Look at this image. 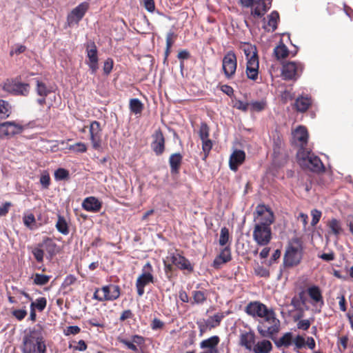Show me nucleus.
<instances>
[{
	"instance_id": "nucleus-37",
	"label": "nucleus",
	"mask_w": 353,
	"mask_h": 353,
	"mask_svg": "<svg viewBox=\"0 0 353 353\" xmlns=\"http://www.w3.org/2000/svg\"><path fill=\"white\" fill-rule=\"evenodd\" d=\"M129 108L133 114H141L144 109V105L139 99L134 98L130 100Z\"/></svg>"
},
{
	"instance_id": "nucleus-25",
	"label": "nucleus",
	"mask_w": 353,
	"mask_h": 353,
	"mask_svg": "<svg viewBox=\"0 0 353 353\" xmlns=\"http://www.w3.org/2000/svg\"><path fill=\"white\" fill-rule=\"evenodd\" d=\"M280 20L279 14L277 11H272L268 16V21L264 22L263 29L267 32H274L276 30L278 23Z\"/></svg>"
},
{
	"instance_id": "nucleus-31",
	"label": "nucleus",
	"mask_w": 353,
	"mask_h": 353,
	"mask_svg": "<svg viewBox=\"0 0 353 353\" xmlns=\"http://www.w3.org/2000/svg\"><path fill=\"white\" fill-rule=\"evenodd\" d=\"M272 350V345L268 340H262L254 343L252 349L254 353H270Z\"/></svg>"
},
{
	"instance_id": "nucleus-5",
	"label": "nucleus",
	"mask_w": 353,
	"mask_h": 353,
	"mask_svg": "<svg viewBox=\"0 0 353 353\" xmlns=\"http://www.w3.org/2000/svg\"><path fill=\"white\" fill-rule=\"evenodd\" d=\"M299 163L301 166H307L311 171L320 172L324 170V165L320 158L309 150L299 151L297 153Z\"/></svg>"
},
{
	"instance_id": "nucleus-51",
	"label": "nucleus",
	"mask_w": 353,
	"mask_h": 353,
	"mask_svg": "<svg viewBox=\"0 0 353 353\" xmlns=\"http://www.w3.org/2000/svg\"><path fill=\"white\" fill-rule=\"evenodd\" d=\"M232 107L243 112H247L249 109V103L243 102L239 99H232Z\"/></svg>"
},
{
	"instance_id": "nucleus-58",
	"label": "nucleus",
	"mask_w": 353,
	"mask_h": 353,
	"mask_svg": "<svg viewBox=\"0 0 353 353\" xmlns=\"http://www.w3.org/2000/svg\"><path fill=\"white\" fill-rule=\"evenodd\" d=\"M23 219L24 225L30 229H32V225L36 222L35 217L33 214L25 215Z\"/></svg>"
},
{
	"instance_id": "nucleus-6",
	"label": "nucleus",
	"mask_w": 353,
	"mask_h": 353,
	"mask_svg": "<svg viewBox=\"0 0 353 353\" xmlns=\"http://www.w3.org/2000/svg\"><path fill=\"white\" fill-rule=\"evenodd\" d=\"M121 288L117 285L109 284L101 288H97L93 299L99 301H113L119 298Z\"/></svg>"
},
{
	"instance_id": "nucleus-1",
	"label": "nucleus",
	"mask_w": 353,
	"mask_h": 353,
	"mask_svg": "<svg viewBox=\"0 0 353 353\" xmlns=\"http://www.w3.org/2000/svg\"><path fill=\"white\" fill-rule=\"evenodd\" d=\"M253 214V240L259 246H267L272 239L271 225L274 222V213L268 206L259 204Z\"/></svg>"
},
{
	"instance_id": "nucleus-3",
	"label": "nucleus",
	"mask_w": 353,
	"mask_h": 353,
	"mask_svg": "<svg viewBox=\"0 0 353 353\" xmlns=\"http://www.w3.org/2000/svg\"><path fill=\"white\" fill-rule=\"evenodd\" d=\"M303 253V248L301 240L298 238L292 239L284 254V265L288 268L298 265L302 260Z\"/></svg>"
},
{
	"instance_id": "nucleus-35",
	"label": "nucleus",
	"mask_w": 353,
	"mask_h": 353,
	"mask_svg": "<svg viewBox=\"0 0 353 353\" xmlns=\"http://www.w3.org/2000/svg\"><path fill=\"white\" fill-rule=\"evenodd\" d=\"M241 49L243 51L247 61L249 60L250 59L259 58L257 54V50L254 46H252L249 43H244L241 46Z\"/></svg>"
},
{
	"instance_id": "nucleus-41",
	"label": "nucleus",
	"mask_w": 353,
	"mask_h": 353,
	"mask_svg": "<svg viewBox=\"0 0 353 353\" xmlns=\"http://www.w3.org/2000/svg\"><path fill=\"white\" fill-rule=\"evenodd\" d=\"M223 312H218L214 316H210L208 320H205L208 325L210 326V330L215 328L220 325L222 319L225 317Z\"/></svg>"
},
{
	"instance_id": "nucleus-23",
	"label": "nucleus",
	"mask_w": 353,
	"mask_h": 353,
	"mask_svg": "<svg viewBox=\"0 0 353 353\" xmlns=\"http://www.w3.org/2000/svg\"><path fill=\"white\" fill-rule=\"evenodd\" d=\"M82 207L88 212H98L102 208V203L94 196H89L83 200Z\"/></svg>"
},
{
	"instance_id": "nucleus-62",
	"label": "nucleus",
	"mask_w": 353,
	"mask_h": 353,
	"mask_svg": "<svg viewBox=\"0 0 353 353\" xmlns=\"http://www.w3.org/2000/svg\"><path fill=\"white\" fill-rule=\"evenodd\" d=\"M113 68V60L108 58L103 64V72L105 74H109Z\"/></svg>"
},
{
	"instance_id": "nucleus-16",
	"label": "nucleus",
	"mask_w": 353,
	"mask_h": 353,
	"mask_svg": "<svg viewBox=\"0 0 353 353\" xmlns=\"http://www.w3.org/2000/svg\"><path fill=\"white\" fill-rule=\"evenodd\" d=\"M151 148L156 155H161L165 149V139L162 130L159 128L152 135Z\"/></svg>"
},
{
	"instance_id": "nucleus-47",
	"label": "nucleus",
	"mask_w": 353,
	"mask_h": 353,
	"mask_svg": "<svg viewBox=\"0 0 353 353\" xmlns=\"http://www.w3.org/2000/svg\"><path fill=\"white\" fill-rule=\"evenodd\" d=\"M230 232L228 228L223 227L221 229L220 237H219V245L221 246L225 245L230 240Z\"/></svg>"
},
{
	"instance_id": "nucleus-55",
	"label": "nucleus",
	"mask_w": 353,
	"mask_h": 353,
	"mask_svg": "<svg viewBox=\"0 0 353 353\" xmlns=\"http://www.w3.org/2000/svg\"><path fill=\"white\" fill-rule=\"evenodd\" d=\"M196 324L198 325L199 330V336H201L205 333L208 330H210V326L208 325L207 322L205 319H202L200 321H198L196 322Z\"/></svg>"
},
{
	"instance_id": "nucleus-53",
	"label": "nucleus",
	"mask_w": 353,
	"mask_h": 353,
	"mask_svg": "<svg viewBox=\"0 0 353 353\" xmlns=\"http://www.w3.org/2000/svg\"><path fill=\"white\" fill-rule=\"evenodd\" d=\"M223 262H229L232 259L231 256V250L229 247L224 248L220 252V254L218 255Z\"/></svg>"
},
{
	"instance_id": "nucleus-38",
	"label": "nucleus",
	"mask_w": 353,
	"mask_h": 353,
	"mask_svg": "<svg viewBox=\"0 0 353 353\" xmlns=\"http://www.w3.org/2000/svg\"><path fill=\"white\" fill-rule=\"evenodd\" d=\"M12 113V106L7 101L0 99V119L3 120L9 117Z\"/></svg>"
},
{
	"instance_id": "nucleus-29",
	"label": "nucleus",
	"mask_w": 353,
	"mask_h": 353,
	"mask_svg": "<svg viewBox=\"0 0 353 353\" xmlns=\"http://www.w3.org/2000/svg\"><path fill=\"white\" fill-rule=\"evenodd\" d=\"M307 292L314 303H320L321 305L324 304L322 292L319 286L312 285L309 287L307 290Z\"/></svg>"
},
{
	"instance_id": "nucleus-17",
	"label": "nucleus",
	"mask_w": 353,
	"mask_h": 353,
	"mask_svg": "<svg viewBox=\"0 0 353 353\" xmlns=\"http://www.w3.org/2000/svg\"><path fill=\"white\" fill-rule=\"evenodd\" d=\"M87 57L88 61L87 62L92 74H95L99 68L97 48L94 42L88 43L86 48Z\"/></svg>"
},
{
	"instance_id": "nucleus-22",
	"label": "nucleus",
	"mask_w": 353,
	"mask_h": 353,
	"mask_svg": "<svg viewBox=\"0 0 353 353\" xmlns=\"http://www.w3.org/2000/svg\"><path fill=\"white\" fill-rule=\"evenodd\" d=\"M245 159V153L243 150H236L230 155L229 160L230 168L233 171H236L239 166L241 165Z\"/></svg>"
},
{
	"instance_id": "nucleus-60",
	"label": "nucleus",
	"mask_w": 353,
	"mask_h": 353,
	"mask_svg": "<svg viewBox=\"0 0 353 353\" xmlns=\"http://www.w3.org/2000/svg\"><path fill=\"white\" fill-rule=\"evenodd\" d=\"M76 281L77 278L72 274H69L64 279L62 286L63 288L69 287L73 285Z\"/></svg>"
},
{
	"instance_id": "nucleus-61",
	"label": "nucleus",
	"mask_w": 353,
	"mask_h": 353,
	"mask_svg": "<svg viewBox=\"0 0 353 353\" xmlns=\"http://www.w3.org/2000/svg\"><path fill=\"white\" fill-rule=\"evenodd\" d=\"M26 50V47L23 45H16L14 48H13L10 52V55L13 56L14 54L19 55Z\"/></svg>"
},
{
	"instance_id": "nucleus-56",
	"label": "nucleus",
	"mask_w": 353,
	"mask_h": 353,
	"mask_svg": "<svg viewBox=\"0 0 353 353\" xmlns=\"http://www.w3.org/2000/svg\"><path fill=\"white\" fill-rule=\"evenodd\" d=\"M256 275L260 277L268 278L270 276V272L263 266L259 265L254 269Z\"/></svg>"
},
{
	"instance_id": "nucleus-20",
	"label": "nucleus",
	"mask_w": 353,
	"mask_h": 353,
	"mask_svg": "<svg viewBox=\"0 0 353 353\" xmlns=\"http://www.w3.org/2000/svg\"><path fill=\"white\" fill-rule=\"evenodd\" d=\"M256 341V336L252 330L242 331L239 335V344L246 350L251 351Z\"/></svg>"
},
{
	"instance_id": "nucleus-40",
	"label": "nucleus",
	"mask_w": 353,
	"mask_h": 353,
	"mask_svg": "<svg viewBox=\"0 0 353 353\" xmlns=\"http://www.w3.org/2000/svg\"><path fill=\"white\" fill-rule=\"evenodd\" d=\"M192 304L202 305L206 301L208 294L205 291L194 290L192 292Z\"/></svg>"
},
{
	"instance_id": "nucleus-27",
	"label": "nucleus",
	"mask_w": 353,
	"mask_h": 353,
	"mask_svg": "<svg viewBox=\"0 0 353 353\" xmlns=\"http://www.w3.org/2000/svg\"><path fill=\"white\" fill-rule=\"evenodd\" d=\"M220 342L219 336L215 335L212 336L207 339L203 340L200 343V347L201 349H207L208 350H211L212 352H215V353H219V350L217 348V345Z\"/></svg>"
},
{
	"instance_id": "nucleus-59",
	"label": "nucleus",
	"mask_w": 353,
	"mask_h": 353,
	"mask_svg": "<svg viewBox=\"0 0 353 353\" xmlns=\"http://www.w3.org/2000/svg\"><path fill=\"white\" fill-rule=\"evenodd\" d=\"M311 214L312 216V219L311 221V225L312 226H315L319 221L321 217V212L318 210H313L311 212Z\"/></svg>"
},
{
	"instance_id": "nucleus-52",
	"label": "nucleus",
	"mask_w": 353,
	"mask_h": 353,
	"mask_svg": "<svg viewBox=\"0 0 353 353\" xmlns=\"http://www.w3.org/2000/svg\"><path fill=\"white\" fill-rule=\"evenodd\" d=\"M68 149L76 153H84L87 151V146L84 143L78 142L73 145H70Z\"/></svg>"
},
{
	"instance_id": "nucleus-10",
	"label": "nucleus",
	"mask_w": 353,
	"mask_h": 353,
	"mask_svg": "<svg viewBox=\"0 0 353 353\" xmlns=\"http://www.w3.org/2000/svg\"><path fill=\"white\" fill-rule=\"evenodd\" d=\"M237 68V58L233 50L228 51L222 60V70L228 79H232Z\"/></svg>"
},
{
	"instance_id": "nucleus-44",
	"label": "nucleus",
	"mask_w": 353,
	"mask_h": 353,
	"mask_svg": "<svg viewBox=\"0 0 353 353\" xmlns=\"http://www.w3.org/2000/svg\"><path fill=\"white\" fill-rule=\"evenodd\" d=\"M267 103L265 100L255 101L249 103V108L251 112H261L265 109Z\"/></svg>"
},
{
	"instance_id": "nucleus-18",
	"label": "nucleus",
	"mask_w": 353,
	"mask_h": 353,
	"mask_svg": "<svg viewBox=\"0 0 353 353\" xmlns=\"http://www.w3.org/2000/svg\"><path fill=\"white\" fill-rule=\"evenodd\" d=\"M272 0L254 1L251 14L254 17L261 18L270 8Z\"/></svg>"
},
{
	"instance_id": "nucleus-19",
	"label": "nucleus",
	"mask_w": 353,
	"mask_h": 353,
	"mask_svg": "<svg viewBox=\"0 0 353 353\" xmlns=\"http://www.w3.org/2000/svg\"><path fill=\"white\" fill-rule=\"evenodd\" d=\"M294 141L299 145V151H305L308 141V132L305 127L300 125L292 133Z\"/></svg>"
},
{
	"instance_id": "nucleus-12",
	"label": "nucleus",
	"mask_w": 353,
	"mask_h": 353,
	"mask_svg": "<svg viewBox=\"0 0 353 353\" xmlns=\"http://www.w3.org/2000/svg\"><path fill=\"white\" fill-rule=\"evenodd\" d=\"M23 126L14 121L0 123V139H9L21 133Z\"/></svg>"
},
{
	"instance_id": "nucleus-42",
	"label": "nucleus",
	"mask_w": 353,
	"mask_h": 353,
	"mask_svg": "<svg viewBox=\"0 0 353 353\" xmlns=\"http://www.w3.org/2000/svg\"><path fill=\"white\" fill-rule=\"evenodd\" d=\"M274 53L277 59H285L289 54V50L286 46L281 43L274 49Z\"/></svg>"
},
{
	"instance_id": "nucleus-21",
	"label": "nucleus",
	"mask_w": 353,
	"mask_h": 353,
	"mask_svg": "<svg viewBox=\"0 0 353 353\" xmlns=\"http://www.w3.org/2000/svg\"><path fill=\"white\" fill-rule=\"evenodd\" d=\"M259 58L250 59L247 61L246 64V76L254 81H256L259 79Z\"/></svg>"
},
{
	"instance_id": "nucleus-33",
	"label": "nucleus",
	"mask_w": 353,
	"mask_h": 353,
	"mask_svg": "<svg viewBox=\"0 0 353 353\" xmlns=\"http://www.w3.org/2000/svg\"><path fill=\"white\" fill-rule=\"evenodd\" d=\"M293 343V334L292 332H286L285 333L281 338H279L276 341H275V345L277 347L280 348L281 347H288Z\"/></svg>"
},
{
	"instance_id": "nucleus-54",
	"label": "nucleus",
	"mask_w": 353,
	"mask_h": 353,
	"mask_svg": "<svg viewBox=\"0 0 353 353\" xmlns=\"http://www.w3.org/2000/svg\"><path fill=\"white\" fill-rule=\"evenodd\" d=\"M56 180H65L69 178V172L64 168H59L54 172Z\"/></svg>"
},
{
	"instance_id": "nucleus-8",
	"label": "nucleus",
	"mask_w": 353,
	"mask_h": 353,
	"mask_svg": "<svg viewBox=\"0 0 353 353\" xmlns=\"http://www.w3.org/2000/svg\"><path fill=\"white\" fill-rule=\"evenodd\" d=\"M153 268L150 263L148 262L143 268L142 273L137 277L136 288L139 296H142L145 293V287L150 283H154V277L152 274Z\"/></svg>"
},
{
	"instance_id": "nucleus-7",
	"label": "nucleus",
	"mask_w": 353,
	"mask_h": 353,
	"mask_svg": "<svg viewBox=\"0 0 353 353\" xmlns=\"http://www.w3.org/2000/svg\"><path fill=\"white\" fill-rule=\"evenodd\" d=\"M2 89L13 95L26 97L30 93V85L20 82L18 79H6L2 85Z\"/></svg>"
},
{
	"instance_id": "nucleus-45",
	"label": "nucleus",
	"mask_w": 353,
	"mask_h": 353,
	"mask_svg": "<svg viewBox=\"0 0 353 353\" xmlns=\"http://www.w3.org/2000/svg\"><path fill=\"white\" fill-rule=\"evenodd\" d=\"M50 279V276L36 273L34 274L33 283L37 285H44L47 284Z\"/></svg>"
},
{
	"instance_id": "nucleus-34",
	"label": "nucleus",
	"mask_w": 353,
	"mask_h": 353,
	"mask_svg": "<svg viewBox=\"0 0 353 353\" xmlns=\"http://www.w3.org/2000/svg\"><path fill=\"white\" fill-rule=\"evenodd\" d=\"M327 225L331 230V232L337 237L343 233V230L342 228L341 223L339 220L335 218L328 221Z\"/></svg>"
},
{
	"instance_id": "nucleus-9",
	"label": "nucleus",
	"mask_w": 353,
	"mask_h": 353,
	"mask_svg": "<svg viewBox=\"0 0 353 353\" xmlns=\"http://www.w3.org/2000/svg\"><path fill=\"white\" fill-rule=\"evenodd\" d=\"M304 65L301 62L288 61L282 66L281 76L284 80H296L302 74Z\"/></svg>"
},
{
	"instance_id": "nucleus-15",
	"label": "nucleus",
	"mask_w": 353,
	"mask_h": 353,
	"mask_svg": "<svg viewBox=\"0 0 353 353\" xmlns=\"http://www.w3.org/2000/svg\"><path fill=\"white\" fill-rule=\"evenodd\" d=\"M167 260L170 261L181 270H187L189 272L194 271V267L190 261L178 252L171 253L170 256L167 257Z\"/></svg>"
},
{
	"instance_id": "nucleus-39",
	"label": "nucleus",
	"mask_w": 353,
	"mask_h": 353,
	"mask_svg": "<svg viewBox=\"0 0 353 353\" xmlns=\"http://www.w3.org/2000/svg\"><path fill=\"white\" fill-rule=\"evenodd\" d=\"M55 226L57 230L63 235H68L70 232L68 224L64 216L61 215H58Z\"/></svg>"
},
{
	"instance_id": "nucleus-46",
	"label": "nucleus",
	"mask_w": 353,
	"mask_h": 353,
	"mask_svg": "<svg viewBox=\"0 0 353 353\" xmlns=\"http://www.w3.org/2000/svg\"><path fill=\"white\" fill-rule=\"evenodd\" d=\"M47 305V300L45 297H40L36 300L34 302H32L30 304V307L34 308V310H37L39 312H42L44 310Z\"/></svg>"
},
{
	"instance_id": "nucleus-36",
	"label": "nucleus",
	"mask_w": 353,
	"mask_h": 353,
	"mask_svg": "<svg viewBox=\"0 0 353 353\" xmlns=\"http://www.w3.org/2000/svg\"><path fill=\"white\" fill-rule=\"evenodd\" d=\"M36 92L39 97H48L53 92L52 88L48 87L46 84L39 80L36 81Z\"/></svg>"
},
{
	"instance_id": "nucleus-30",
	"label": "nucleus",
	"mask_w": 353,
	"mask_h": 353,
	"mask_svg": "<svg viewBox=\"0 0 353 353\" xmlns=\"http://www.w3.org/2000/svg\"><path fill=\"white\" fill-rule=\"evenodd\" d=\"M41 243L44 251L47 252L50 258H52L58 252V246L57 243L50 238H46Z\"/></svg>"
},
{
	"instance_id": "nucleus-50",
	"label": "nucleus",
	"mask_w": 353,
	"mask_h": 353,
	"mask_svg": "<svg viewBox=\"0 0 353 353\" xmlns=\"http://www.w3.org/2000/svg\"><path fill=\"white\" fill-rule=\"evenodd\" d=\"M292 343L294 344V351L299 353V350L305 345V340L302 336L297 335L294 339H293Z\"/></svg>"
},
{
	"instance_id": "nucleus-14",
	"label": "nucleus",
	"mask_w": 353,
	"mask_h": 353,
	"mask_svg": "<svg viewBox=\"0 0 353 353\" xmlns=\"http://www.w3.org/2000/svg\"><path fill=\"white\" fill-rule=\"evenodd\" d=\"M272 310V309H268L265 304L259 301H252L245 308V312L247 314L252 317H259L261 319L268 314Z\"/></svg>"
},
{
	"instance_id": "nucleus-11",
	"label": "nucleus",
	"mask_w": 353,
	"mask_h": 353,
	"mask_svg": "<svg viewBox=\"0 0 353 353\" xmlns=\"http://www.w3.org/2000/svg\"><path fill=\"white\" fill-rule=\"evenodd\" d=\"M89 3L84 1L72 9L67 16V23L68 26L72 27L74 25H78L89 10Z\"/></svg>"
},
{
	"instance_id": "nucleus-43",
	"label": "nucleus",
	"mask_w": 353,
	"mask_h": 353,
	"mask_svg": "<svg viewBox=\"0 0 353 353\" xmlns=\"http://www.w3.org/2000/svg\"><path fill=\"white\" fill-rule=\"evenodd\" d=\"M32 254H33L35 260L39 263H43L45 251H44L43 247L41 246V243H39L36 247L32 248Z\"/></svg>"
},
{
	"instance_id": "nucleus-63",
	"label": "nucleus",
	"mask_w": 353,
	"mask_h": 353,
	"mask_svg": "<svg viewBox=\"0 0 353 353\" xmlns=\"http://www.w3.org/2000/svg\"><path fill=\"white\" fill-rule=\"evenodd\" d=\"M311 325V322L308 319L301 320L297 323V328L302 330H307Z\"/></svg>"
},
{
	"instance_id": "nucleus-64",
	"label": "nucleus",
	"mask_w": 353,
	"mask_h": 353,
	"mask_svg": "<svg viewBox=\"0 0 353 353\" xmlns=\"http://www.w3.org/2000/svg\"><path fill=\"white\" fill-rule=\"evenodd\" d=\"M12 315L17 320L22 321L27 315V311L26 310H15L12 312Z\"/></svg>"
},
{
	"instance_id": "nucleus-13",
	"label": "nucleus",
	"mask_w": 353,
	"mask_h": 353,
	"mask_svg": "<svg viewBox=\"0 0 353 353\" xmlns=\"http://www.w3.org/2000/svg\"><path fill=\"white\" fill-rule=\"evenodd\" d=\"M102 129L101 124L97 121H92L90 125V139L93 149L95 150H101L102 148V139H101Z\"/></svg>"
},
{
	"instance_id": "nucleus-49",
	"label": "nucleus",
	"mask_w": 353,
	"mask_h": 353,
	"mask_svg": "<svg viewBox=\"0 0 353 353\" xmlns=\"http://www.w3.org/2000/svg\"><path fill=\"white\" fill-rule=\"evenodd\" d=\"M202 141V150L203 152V159L205 160L212 148V141L210 139H203Z\"/></svg>"
},
{
	"instance_id": "nucleus-32",
	"label": "nucleus",
	"mask_w": 353,
	"mask_h": 353,
	"mask_svg": "<svg viewBox=\"0 0 353 353\" xmlns=\"http://www.w3.org/2000/svg\"><path fill=\"white\" fill-rule=\"evenodd\" d=\"M272 142L274 154L279 155L284 145L283 138L279 132L272 134Z\"/></svg>"
},
{
	"instance_id": "nucleus-2",
	"label": "nucleus",
	"mask_w": 353,
	"mask_h": 353,
	"mask_svg": "<svg viewBox=\"0 0 353 353\" xmlns=\"http://www.w3.org/2000/svg\"><path fill=\"white\" fill-rule=\"evenodd\" d=\"M21 350L22 353H46V345L41 334L34 330L26 334Z\"/></svg>"
},
{
	"instance_id": "nucleus-48",
	"label": "nucleus",
	"mask_w": 353,
	"mask_h": 353,
	"mask_svg": "<svg viewBox=\"0 0 353 353\" xmlns=\"http://www.w3.org/2000/svg\"><path fill=\"white\" fill-rule=\"evenodd\" d=\"M198 133L201 140L209 139L210 128L206 123L203 122L201 123Z\"/></svg>"
},
{
	"instance_id": "nucleus-24",
	"label": "nucleus",
	"mask_w": 353,
	"mask_h": 353,
	"mask_svg": "<svg viewBox=\"0 0 353 353\" xmlns=\"http://www.w3.org/2000/svg\"><path fill=\"white\" fill-rule=\"evenodd\" d=\"M119 341L121 343L123 344L125 346H126L129 350L137 352L138 348L137 346L135 345H142L145 343V339L143 336L135 334L132 336V341H128L126 339H119Z\"/></svg>"
},
{
	"instance_id": "nucleus-26",
	"label": "nucleus",
	"mask_w": 353,
	"mask_h": 353,
	"mask_svg": "<svg viewBox=\"0 0 353 353\" xmlns=\"http://www.w3.org/2000/svg\"><path fill=\"white\" fill-rule=\"evenodd\" d=\"M312 98L308 96H300L296 98L294 103V108L300 112H306L312 105Z\"/></svg>"
},
{
	"instance_id": "nucleus-28",
	"label": "nucleus",
	"mask_w": 353,
	"mask_h": 353,
	"mask_svg": "<svg viewBox=\"0 0 353 353\" xmlns=\"http://www.w3.org/2000/svg\"><path fill=\"white\" fill-rule=\"evenodd\" d=\"M183 156L180 153L172 154L169 158V163L172 174H179L182 163Z\"/></svg>"
},
{
	"instance_id": "nucleus-57",
	"label": "nucleus",
	"mask_w": 353,
	"mask_h": 353,
	"mask_svg": "<svg viewBox=\"0 0 353 353\" xmlns=\"http://www.w3.org/2000/svg\"><path fill=\"white\" fill-rule=\"evenodd\" d=\"M40 183L44 189H48L50 185V177L48 173L46 172L41 174L40 177Z\"/></svg>"
},
{
	"instance_id": "nucleus-4",
	"label": "nucleus",
	"mask_w": 353,
	"mask_h": 353,
	"mask_svg": "<svg viewBox=\"0 0 353 353\" xmlns=\"http://www.w3.org/2000/svg\"><path fill=\"white\" fill-rule=\"evenodd\" d=\"M279 325L280 322L272 310L259 321L257 330L261 336L268 337L279 332Z\"/></svg>"
}]
</instances>
